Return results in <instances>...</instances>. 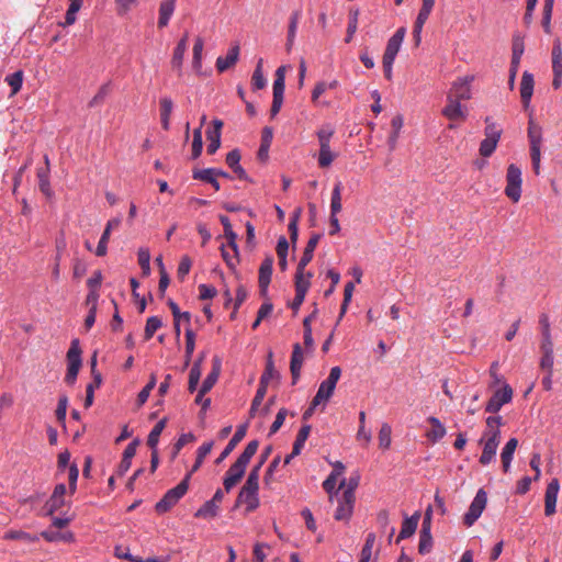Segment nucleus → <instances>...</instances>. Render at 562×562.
<instances>
[{"label":"nucleus","instance_id":"f257e3e1","mask_svg":"<svg viewBox=\"0 0 562 562\" xmlns=\"http://www.w3.org/2000/svg\"><path fill=\"white\" fill-rule=\"evenodd\" d=\"M334 134L335 127L331 124H323L316 131V136L319 145L317 162L321 168L329 167L338 156L330 148V140Z\"/></svg>","mask_w":562,"mask_h":562},{"label":"nucleus","instance_id":"f03ea898","mask_svg":"<svg viewBox=\"0 0 562 562\" xmlns=\"http://www.w3.org/2000/svg\"><path fill=\"white\" fill-rule=\"evenodd\" d=\"M527 136L529 140L530 158L536 175L540 173L541 148L543 144V131L532 115L529 116Z\"/></svg>","mask_w":562,"mask_h":562},{"label":"nucleus","instance_id":"7ed1b4c3","mask_svg":"<svg viewBox=\"0 0 562 562\" xmlns=\"http://www.w3.org/2000/svg\"><path fill=\"white\" fill-rule=\"evenodd\" d=\"M191 473H187L183 480L173 488H170L156 504L157 513L164 514L172 508L188 492Z\"/></svg>","mask_w":562,"mask_h":562},{"label":"nucleus","instance_id":"20e7f679","mask_svg":"<svg viewBox=\"0 0 562 562\" xmlns=\"http://www.w3.org/2000/svg\"><path fill=\"white\" fill-rule=\"evenodd\" d=\"M81 348L78 339H72L70 347L67 351V373L65 375V382L72 385L78 376L81 368Z\"/></svg>","mask_w":562,"mask_h":562},{"label":"nucleus","instance_id":"39448f33","mask_svg":"<svg viewBox=\"0 0 562 562\" xmlns=\"http://www.w3.org/2000/svg\"><path fill=\"white\" fill-rule=\"evenodd\" d=\"M341 376V369L339 367H333L329 371V375L324 380L316 395L313 398V406L319 405L322 402H327L333 396L336 389V384Z\"/></svg>","mask_w":562,"mask_h":562},{"label":"nucleus","instance_id":"423d86ee","mask_svg":"<svg viewBox=\"0 0 562 562\" xmlns=\"http://www.w3.org/2000/svg\"><path fill=\"white\" fill-rule=\"evenodd\" d=\"M521 181L520 168L510 164L506 173L505 194L515 203L518 202L521 196Z\"/></svg>","mask_w":562,"mask_h":562},{"label":"nucleus","instance_id":"0eeeda50","mask_svg":"<svg viewBox=\"0 0 562 562\" xmlns=\"http://www.w3.org/2000/svg\"><path fill=\"white\" fill-rule=\"evenodd\" d=\"M474 75L458 77L451 85L447 95L459 101H468L472 97L471 85L474 81Z\"/></svg>","mask_w":562,"mask_h":562},{"label":"nucleus","instance_id":"6e6552de","mask_svg":"<svg viewBox=\"0 0 562 562\" xmlns=\"http://www.w3.org/2000/svg\"><path fill=\"white\" fill-rule=\"evenodd\" d=\"M487 503V495L483 488H480L474 496L468 512L463 516L465 526L471 527L482 515Z\"/></svg>","mask_w":562,"mask_h":562},{"label":"nucleus","instance_id":"1a4fd4ad","mask_svg":"<svg viewBox=\"0 0 562 562\" xmlns=\"http://www.w3.org/2000/svg\"><path fill=\"white\" fill-rule=\"evenodd\" d=\"M513 398V389L509 384L504 383L503 386L496 390L492 397L488 400L485 411L488 413H497L501 408L509 403Z\"/></svg>","mask_w":562,"mask_h":562},{"label":"nucleus","instance_id":"9d476101","mask_svg":"<svg viewBox=\"0 0 562 562\" xmlns=\"http://www.w3.org/2000/svg\"><path fill=\"white\" fill-rule=\"evenodd\" d=\"M525 52V44L522 37L519 35H515L513 38V54H512V61H510V69H509V87L510 89L514 88L515 85V78L520 65L521 56Z\"/></svg>","mask_w":562,"mask_h":562},{"label":"nucleus","instance_id":"9b49d317","mask_svg":"<svg viewBox=\"0 0 562 562\" xmlns=\"http://www.w3.org/2000/svg\"><path fill=\"white\" fill-rule=\"evenodd\" d=\"M461 102L447 95V104L441 110V114L450 122L464 121L468 116V109Z\"/></svg>","mask_w":562,"mask_h":562},{"label":"nucleus","instance_id":"f8f14e48","mask_svg":"<svg viewBox=\"0 0 562 562\" xmlns=\"http://www.w3.org/2000/svg\"><path fill=\"white\" fill-rule=\"evenodd\" d=\"M560 491V483L558 479H552L546 488L544 494V515L550 517L557 512V501Z\"/></svg>","mask_w":562,"mask_h":562},{"label":"nucleus","instance_id":"ddd939ff","mask_svg":"<svg viewBox=\"0 0 562 562\" xmlns=\"http://www.w3.org/2000/svg\"><path fill=\"white\" fill-rule=\"evenodd\" d=\"M552 87L557 90L562 86V48L561 43L557 40L552 47Z\"/></svg>","mask_w":562,"mask_h":562},{"label":"nucleus","instance_id":"4468645a","mask_svg":"<svg viewBox=\"0 0 562 562\" xmlns=\"http://www.w3.org/2000/svg\"><path fill=\"white\" fill-rule=\"evenodd\" d=\"M221 367H222V363H221V360L215 357L213 359V368H212V371L207 374V376L205 378V380L203 381L202 383V386L201 389L199 390L198 392V395L195 397V403H200V400L209 392L212 390V387L214 386V384L216 383L218 376H220V373H221Z\"/></svg>","mask_w":562,"mask_h":562},{"label":"nucleus","instance_id":"2eb2a0df","mask_svg":"<svg viewBox=\"0 0 562 562\" xmlns=\"http://www.w3.org/2000/svg\"><path fill=\"white\" fill-rule=\"evenodd\" d=\"M406 34L405 27H400L397 31L391 36V38L387 41L383 58L395 60L397 53L401 49L402 43L404 41Z\"/></svg>","mask_w":562,"mask_h":562},{"label":"nucleus","instance_id":"dca6fc26","mask_svg":"<svg viewBox=\"0 0 562 562\" xmlns=\"http://www.w3.org/2000/svg\"><path fill=\"white\" fill-rule=\"evenodd\" d=\"M66 491L67 488L64 483H59L55 486L53 494L45 504V509L48 515L54 514L65 505Z\"/></svg>","mask_w":562,"mask_h":562},{"label":"nucleus","instance_id":"f3484780","mask_svg":"<svg viewBox=\"0 0 562 562\" xmlns=\"http://www.w3.org/2000/svg\"><path fill=\"white\" fill-rule=\"evenodd\" d=\"M258 491L259 490L243 486L237 496L236 505L244 504L246 505L247 512L255 510L259 506Z\"/></svg>","mask_w":562,"mask_h":562},{"label":"nucleus","instance_id":"a211bd4d","mask_svg":"<svg viewBox=\"0 0 562 562\" xmlns=\"http://www.w3.org/2000/svg\"><path fill=\"white\" fill-rule=\"evenodd\" d=\"M272 267H273V257L272 256L266 257L265 260L260 265L258 283H259L260 292L262 295L267 294L268 286L271 281Z\"/></svg>","mask_w":562,"mask_h":562},{"label":"nucleus","instance_id":"6ab92c4d","mask_svg":"<svg viewBox=\"0 0 562 562\" xmlns=\"http://www.w3.org/2000/svg\"><path fill=\"white\" fill-rule=\"evenodd\" d=\"M247 467L240 464L239 462L235 461L231 468L227 470L223 485L225 488V492H229L244 476L245 470Z\"/></svg>","mask_w":562,"mask_h":562},{"label":"nucleus","instance_id":"aec40b11","mask_svg":"<svg viewBox=\"0 0 562 562\" xmlns=\"http://www.w3.org/2000/svg\"><path fill=\"white\" fill-rule=\"evenodd\" d=\"M535 80L532 74L529 71H524L521 81H520V98L525 110H528L530 106V101L533 93Z\"/></svg>","mask_w":562,"mask_h":562},{"label":"nucleus","instance_id":"412c9836","mask_svg":"<svg viewBox=\"0 0 562 562\" xmlns=\"http://www.w3.org/2000/svg\"><path fill=\"white\" fill-rule=\"evenodd\" d=\"M501 441L481 438L479 443L483 446L482 453L480 456V463L482 465H488L495 460L497 448Z\"/></svg>","mask_w":562,"mask_h":562},{"label":"nucleus","instance_id":"4be33fe9","mask_svg":"<svg viewBox=\"0 0 562 562\" xmlns=\"http://www.w3.org/2000/svg\"><path fill=\"white\" fill-rule=\"evenodd\" d=\"M336 498L338 502V506L334 515L335 519L339 521L349 520L353 512L356 499L349 498L345 495H338V497Z\"/></svg>","mask_w":562,"mask_h":562},{"label":"nucleus","instance_id":"5701e85b","mask_svg":"<svg viewBox=\"0 0 562 562\" xmlns=\"http://www.w3.org/2000/svg\"><path fill=\"white\" fill-rule=\"evenodd\" d=\"M188 33H186L177 43V46L175 47L172 58H171V66L175 70L178 71V75L181 76L182 72V65L184 59V54L188 49Z\"/></svg>","mask_w":562,"mask_h":562},{"label":"nucleus","instance_id":"b1692460","mask_svg":"<svg viewBox=\"0 0 562 562\" xmlns=\"http://www.w3.org/2000/svg\"><path fill=\"white\" fill-rule=\"evenodd\" d=\"M304 362V355L300 344H294L290 361V371L292 374V383L295 384L301 375V369Z\"/></svg>","mask_w":562,"mask_h":562},{"label":"nucleus","instance_id":"393cba45","mask_svg":"<svg viewBox=\"0 0 562 562\" xmlns=\"http://www.w3.org/2000/svg\"><path fill=\"white\" fill-rule=\"evenodd\" d=\"M486 427L481 438L501 441V427L504 425L502 416L486 418Z\"/></svg>","mask_w":562,"mask_h":562},{"label":"nucleus","instance_id":"a878e982","mask_svg":"<svg viewBox=\"0 0 562 562\" xmlns=\"http://www.w3.org/2000/svg\"><path fill=\"white\" fill-rule=\"evenodd\" d=\"M239 57V46L236 44L232 46L226 56H220L216 59L215 66L218 72H224L231 67H233L237 61Z\"/></svg>","mask_w":562,"mask_h":562},{"label":"nucleus","instance_id":"bb28decb","mask_svg":"<svg viewBox=\"0 0 562 562\" xmlns=\"http://www.w3.org/2000/svg\"><path fill=\"white\" fill-rule=\"evenodd\" d=\"M137 445H138V441L137 440H134L132 442H130L126 448L124 449V452H123V458L117 467V475L119 476H123L131 468V464H132V459L134 458L135 453H136V448H137Z\"/></svg>","mask_w":562,"mask_h":562},{"label":"nucleus","instance_id":"cd10ccee","mask_svg":"<svg viewBox=\"0 0 562 562\" xmlns=\"http://www.w3.org/2000/svg\"><path fill=\"white\" fill-rule=\"evenodd\" d=\"M213 125H214V128L209 130L206 132V136L209 139L207 153L210 155L215 154V151L221 146V128L223 126V122L221 120H214Z\"/></svg>","mask_w":562,"mask_h":562},{"label":"nucleus","instance_id":"c85d7f7f","mask_svg":"<svg viewBox=\"0 0 562 562\" xmlns=\"http://www.w3.org/2000/svg\"><path fill=\"white\" fill-rule=\"evenodd\" d=\"M247 426L243 425L237 428L231 440L228 441L227 446L224 448V450L221 452L220 457L216 460V463L223 462L231 452L235 449V447L243 440V438L246 435Z\"/></svg>","mask_w":562,"mask_h":562},{"label":"nucleus","instance_id":"c756f323","mask_svg":"<svg viewBox=\"0 0 562 562\" xmlns=\"http://www.w3.org/2000/svg\"><path fill=\"white\" fill-rule=\"evenodd\" d=\"M427 423L430 424L431 428L429 430H427L426 437L432 443L441 440L446 436V434H447L446 427L437 417H434V416L428 417Z\"/></svg>","mask_w":562,"mask_h":562},{"label":"nucleus","instance_id":"7c9ffc66","mask_svg":"<svg viewBox=\"0 0 562 562\" xmlns=\"http://www.w3.org/2000/svg\"><path fill=\"white\" fill-rule=\"evenodd\" d=\"M518 446V440L516 438H510L502 449L501 460L503 465V471L505 473L509 472L510 464L514 458L515 450Z\"/></svg>","mask_w":562,"mask_h":562},{"label":"nucleus","instance_id":"2f4dec72","mask_svg":"<svg viewBox=\"0 0 562 562\" xmlns=\"http://www.w3.org/2000/svg\"><path fill=\"white\" fill-rule=\"evenodd\" d=\"M419 517H420L419 513H415L413 516L406 517L404 519V521L402 524L401 531L396 539V542L407 539L415 533L417 526H418Z\"/></svg>","mask_w":562,"mask_h":562},{"label":"nucleus","instance_id":"473e14b6","mask_svg":"<svg viewBox=\"0 0 562 562\" xmlns=\"http://www.w3.org/2000/svg\"><path fill=\"white\" fill-rule=\"evenodd\" d=\"M314 252H311L310 249H304V252L299 261L295 280H305L311 282L313 273L311 271H305L306 266L312 261Z\"/></svg>","mask_w":562,"mask_h":562},{"label":"nucleus","instance_id":"72a5a7b5","mask_svg":"<svg viewBox=\"0 0 562 562\" xmlns=\"http://www.w3.org/2000/svg\"><path fill=\"white\" fill-rule=\"evenodd\" d=\"M177 0H162L159 5L158 27H166L175 12Z\"/></svg>","mask_w":562,"mask_h":562},{"label":"nucleus","instance_id":"f704fd0d","mask_svg":"<svg viewBox=\"0 0 562 562\" xmlns=\"http://www.w3.org/2000/svg\"><path fill=\"white\" fill-rule=\"evenodd\" d=\"M295 282V296L291 303V308L297 312L302 303L304 302L305 295L311 286V282L305 280H294Z\"/></svg>","mask_w":562,"mask_h":562},{"label":"nucleus","instance_id":"c9c22d12","mask_svg":"<svg viewBox=\"0 0 562 562\" xmlns=\"http://www.w3.org/2000/svg\"><path fill=\"white\" fill-rule=\"evenodd\" d=\"M160 104V121L165 131L170 127V116L173 110V102L169 97H162L159 101Z\"/></svg>","mask_w":562,"mask_h":562},{"label":"nucleus","instance_id":"e433bc0d","mask_svg":"<svg viewBox=\"0 0 562 562\" xmlns=\"http://www.w3.org/2000/svg\"><path fill=\"white\" fill-rule=\"evenodd\" d=\"M290 69V66L283 65L280 66L274 74V81L272 86L273 95H284L285 89V75Z\"/></svg>","mask_w":562,"mask_h":562},{"label":"nucleus","instance_id":"4c0bfd02","mask_svg":"<svg viewBox=\"0 0 562 562\" xmlns=\"http://www.w3.org/2000/svg\"><path fill=\"white\" fill-rule=\"evenodd\" d=\"M541 326V344L540 348H553V340L551 336V328L549 317L542 314L539 319Z\"/></svg>","mask_w":562,"mask_h":562},{"label":"nucleus","instance_id":"58836bf2","mask_svg":"<svg viewBox=\"0 0 562 562\" xmlns=\"http://www.w3.org/2000/svg\"><path fill=\"white\" fill-rule=\"evenodd\" d=\"M193 179L210 183L215 191L221 189V184L215 177L214 168H206L193 171Z\"/></svg>","mask_w":562,"mask_h":562},{"label":"nucleus","instance_id":"ea45409f","mask_svg":"<svg viewBox=\"0 0 562 562\" xmlns=\"http://www.w3.org/2000/svg\"><path fill=\"white\" fill-rule=\"evenodd\" d=\"M220 513V506L211 499L206 501L194 514L196 518L213 519Z\"/></svg>","mask_w":562,"mask_h":562},{"label":"nucleus","instance_id":"a19ab883","mask_svg":"<svg viewBox=\"0 0 562 562\" xmlns=\"http://www.w3.org/2000/svg\"><path fill=\"white\" fill-rule=\"evenodd\" d=\"M300 18H301V13L299 11L293 12L290 16L286 44H285L288 52H290L292 49V46L294 44Z\"/></svg>","mask_w":562,"mask_h":562},{"label":"nucleus","instance_id":"79ce46f5","mask_svg":"<svg viewBox=\"0 0 562 562\" xmlns=\"http://www.w3.org/2000/svg\"><path fill=\"white\" fill-rule=\"evenodd\" d=\"M102 383V375L100 372H93V382L89 383L86 389L85 407L88 408L93 404L94 390L99 389Z\"/></svg>","mask_w":562,"mask_h":562},{"label":"nucleus","instance_id":"37998d69","mask_svg":"<svg viewBox=\"0 0 562 562\" xmlns=\"http://www.w3.org/2000/svg\"><path fill=\"white\" fill-rule=\"evenodd\" d=\"M38 188L43 194L47 198L53 195V190L49 182V170L48 168L37 169Z\"/></svg>","mask_w":562,"mask_h":562},{"label":"nucleus","instance_id":"c03bdc74","mask_svg":"<svg viewBox=\"0 0 562 562\" xmlns=\"http://www.w3.org/2000/svg\"><path fill=\"white\" fill-rule=\"evenodd\" d=\"M359 482H360L359 473H355V474L350 475V477L348 479V482H346V480L342 479L340 484H339V488H342L345 485H346V487H345V490H344L341 495H345V496H347L349 498H355L356 499L355 491L358 487Z\"/></svg>","mask_w":562,"mask_h":562},{"label":"nucleus","instance_id":"a18cd8bd","mask_svg":"<svg viewBox=\"0 0 562 562\" xmlns=\"http://www.w3.org/2000/svg\"><path fill=\"white\" fill-rule=\"evenodd\" d=\"M166 424H167V419L162 418L150 430L148 438H147V445L150 449H157V445L159 442V437H160L161 432L164 431Z\"/></svg>","mask_w":562,"mask_h":562},{"label":"nucleus","instance_id":"49530a36","mask_svg":"<svg viewBox=\"0 0 562 562\" xmlns=\"http://www.w3.org/2000/svg\"><path fill=\"white\" fill-rule=\"evenodd\" d=\"M541 351V358H540V368L541 370H544L546 372L553 374V363H554V357H553V348H540Z\"/></svg>","mask_w":562,"mask_h":562},{"label":"nucleus","instance_id":"de8ad7c7","mask_svg":"<svg viewBox=\"0 0 562 562\" xmlns=\"http://www.w3.org/2000/svg\"><path fill=\"white\" fill-rule=\"evenodd\" d=\"M436 0H422V7L417 15V30L423 27L428 20Z\"/></svg>","mask_w":562,"mask_h":562},{"label":"nucleus","instance_id":"09e8293b","mask_svg":"<svg viewBox=\"0 0 562 562\" xmlns=\"http://www.w3.org/2000/svg\"><path fill=\"white\" fill-rule=\"evenodd\" d=\"M7 540H21L25 543H33L38 540L36 535H31L22 530H9L3 536Z\"/></svg>","mask_w":562,"mask_h":562},{"label":"nucleus","instance_id":"8fccbe9b","mask_svg":"<svg viewBox=\"0 0 562 562\" xmlns=\"http://www.w3.org/2000/svg\"><path fill=\"white\" fill-rule=\"evenodd\" d=\"M213 445H214L213 441H209V442H204L202 446L199 447V449L196 451L195 462L189 472V473H191V475L200 469L205 457L212 451Z\"/></svg>","mask_w":562,"mask_h":562},{"label":"nucleus","instance_id":"3c124183","mask_svg":"<svg viewBox=\"0 0 562 562\" xmlns=\"http://www.w3.org/2000/svg\"><path fill=\"white\" fill-rule=\"evenodd\" d=\"M204 42L201 37H198L193 45L192 67L196 72L201 71L202 68V54H203Z\"/></svg>","mask_w":562,"mask_h":562},{"label":"nucleus","instance_id":"603ef678","mask_svg":"<svg viewBox=\"0 0 562 562\" xmlns=\"http://www.w3.org/2000/svg\"><path fill=\"white\" fill-rule=\"evenodd\" d=\"M201 373H202L201 360H196L193 363V366L190 370V373H189L188 390L191 393H193L196 390L198 384L200 382Z\"/></svg>","mask_w":562,"mask_h":562},{"label":"nucleus","instance_id":"864d4df0","mask_svg":"<svg viewBox=\"0 0 562 562\" xmlns=\"http://www.w3.org/2000/svg\"><path fill=\"white\" fill-rule=\"evenodd\" d=\"M341 183L337 182L330 198V215H337L341 211Z\"/></svg>","mask_w":562,"mask_h":562},{"label":"nucleus","instance_id":"5fc2aeb1","mask_svg":"<svg viewBox=\"0 0 562 562\" xmlns=\"http://www.w3.org/2000/svg\"><path fill=\"white\" fill-rule=\"evenodd\" d=\"M311 431L310 425H304L299 430L293 443V454H300Z\"/></svg>","mask_w":562,"mask_h":562},{"label":"nucleus","instance_id":"6e6d98bb","mask_svg":"<svg viewBox=\"0 0 562 562\" xmlns=\"http://www.w3.org/2000/svg\"><path fill=\"white\" fill-rule=\"evenodd\" d=\"M258 446H259V442L257 440H251L250 442H248L245 450L241 452V454L238 457V459L236 461L239 462L240 464L247 467L250 459L257 452Z\"/></svg>","mask_w":562,"mask_h":562},{"label":"nucleus","instance_id":"4d7b16f0","mask_svg":"<svg viewBox=\"0 0 562 562\" xmlns=\"http://www.w3.org/2000/svg\"><path fill=\"white\" fill-rule=\"evenodd\" d=\"M221 251L226 265L231 269H235L236 265L238 263V247L229 248L228 246H222Z\"/></svg>","mask_w":562,"mask_h":562},{"label":"nucleus","instance_id":"13d9d810","mask_svg":"<svg viewBox=\"0 0 562 562\" xmlns=\"http://www.w3.org/2000/svg\"><path fill=\"white\" fill-rule=\"evenodd\" d=\"M278 375L279 374L274 368V363L272 360V352L270 351L268 355V360H267L265 372L262 373V375L260 378V383L268 385L269 381Z\"/></svg>","mask_w":562,"mask_h":562},{"label":"nucleus","instance_id":"bf43d9fd","mask_svg":"<svg viewBox=\"0 0 562 562\" xmlns=\"http://www.w3.org/2000/svg\"><path fill=\"white\" fill-rule=\"evenodd\" d=\"M358 16H359V10L356 9V10H351L349 12V21H348V26H347V35H346V38H345V42L346 43H350L355 33L357 32V29H358Z\"/></svg>","mask_w":562,"mask_h":562},{"label":"nucleus","instance_id":"052dcab7","mask_svg":"<svg viewBox=\"0 0 562 562\" xmlns=\"http://www.w3.org/2000/svg\"><path fill=\"white\" fill-rule=\"evenodd\" d=\"M392 428L389 424H382L379 431V447L381 449H389L392 442L391 439Z\"/></svg>","mask_w":562,"mask_h":562},{"label":"nucleus","instance_id":"680f3d73","mask_svg":"<svg viewBox=\"0 0 562 562\" xmlns=\"http://www.w3.org/2000/svg\"><path fill=\"white\" fill-rule=\"evenodd\" d=\"M262 464L263 460H260L259 463L251 469L243 486L259 490V473Z\"/></svg>","mask_w":562,"mask_h":562},{"label":"nucleus","instance_id":"e2e57ef3","mask_svg":"<svg viewBox=\"0 0 562 562\" xmlns=\"http://www.w3.org/2000/svg\"><path fill=\"white\" fill-rule=\"evenodd\" d=\"M195 348V334L192 329L188 328L186 330V361L184 366L188 367L191 360L192 353Z\"/></svg>","mask_w":562,"mask_h":562},{"label":"nucleus","instance_id":"0e129e2a","mask_svg":"<svg viewBox=\"0 0 562 562\" xmlns=\"http://www.w3.org/2000/svg\"><path fill=\"white\" fill-rule=\"evenodd\" d=\"M7 83L11 87L12 92L11 94H16L20 89L22 88L23 83V71L18 70L5 78Z\"/></svg>","mask_w":562,"mask_h":562},{"label":"nucleus","instance_id":"69168bd1","mask_svg":"<svg viewBox=\"0 0 562 562\" xmlns=\"http://www.w3.org/2000/svg\"><path fill=\"white\" fill-rule=\"evenodd\" d=\"M499 139L485 137L480 144V155L483 157H490L496 149Z\"/></svg>","mask_w":562,"mask_h":562},{"label":"nucleus","instance_id":"338daca9","mask_svg":"<svg viewBox=\"0 0 562 562\" xmlns=\"http://www.w3.org/2000/svg\"><path fill=\"white\" fill-rule=\"evenodd\" d=\"M337 480H338L337 477L329 474L327 476V479L323 482V488L329 495V502H331V503L334 502L335 497H338V495H339L340 488L335 490Z\"/></svg>","mask_w":562,"mask_h":562},{"label":"nucleus","instance_id":"774afa93","mask_svg":"<svg viewBox=\"0 0 562 562\" xmlns=\"http://www.w3.org/2000/svg\"><path fill=\"white\" fill-rule=\"evenodd\" d=\"M161 319L157 316H150L145 326V339L149 340L154 334L161 327Z\"/></svg>","mask_w":562,"mask_h":562}]
</instances>
